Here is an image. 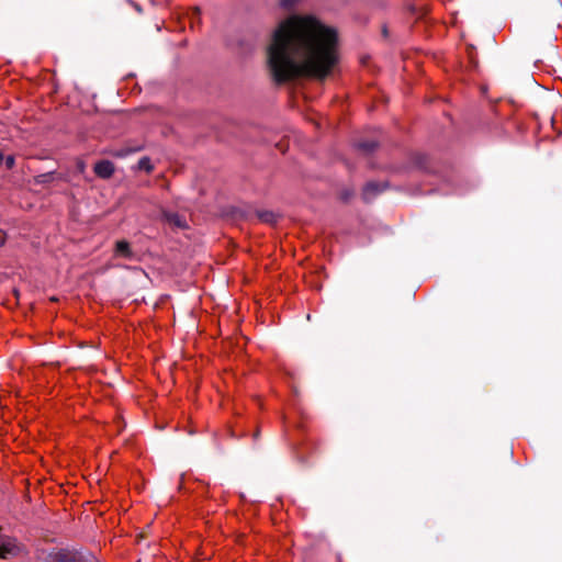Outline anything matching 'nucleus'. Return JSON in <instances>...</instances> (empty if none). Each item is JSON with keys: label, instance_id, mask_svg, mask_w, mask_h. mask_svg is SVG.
Masks as SVG:
<instances>
[{"label": "nucleus", "instance_id": "nucleus-1", "mask_svg": "<svg viewBox=\"0 0 562 562\" xmlns=\"http://www.w3.org/2000/svg\"><path fill=\"white\" fill-rule=\"evenodd\" d=\"M337 59L336 32L311 16L281 22L268 47V67L278 83L301 76L324 78Z\"/></svg>", "mask_w": 562, "mask_h": 562}, {"label": "nucleus", "instance_id": "nucleus-2", "mask_svg": "<svg viewBox=\"0 0 562 562\" xmlns=\"http://www.w3.org/2000/svg\"><path fill=\"white\" fill-rule=\"evenodd\" d=\"M19 552V547L14 539L2 536L0 533V558L9 559L15 557Z\"/></svg>", "mask_w": 562, "mask_h": 562}, {"label": "nucleus", "instance_id": "nucleus-3", "mask_svg": "<svg viewBox=\"0 0 562 562\" xmlns=\"http://www.w3.org/2000/svg\"><path fill=\"white\" fill-rule=\"evenodd\" d=\"M53 562H83L78 552L60 550L53 555Z\"/></svg>", "mask_w": 562, "mask_h": 562}, {"label": "nucleus", "instance_id": "nucleus-4", "mask_svg": "<svg viewBox=\"0 0 562 562\" xmlns=\"http://www.w3.org/2000/svg\"><path fill=\"white\" fill-rule=\"evenodd\" d=\"M94 172L100 178L108 179V178H110L113 175L114 166L109 160H101V161L95 164Z\"/></svg>", "mask_w": 562, "mask_h": 562}, {"label": "nucleus", "instance_id": "nucleus-5", "mask_svg": "<svg viewBox=\"0 0 562 562\" xmlns=\"http://www.w3.org/2000/svg\"><path fill=\"white\" fill-rule=\"evenodd\" d=\"M114 255L116 257L133 259L134 252L131 249V245L126 240H119L115 245Z\"/></svg>", "mask_w": 562, "mask_h": 562}, {"label": "nucleus", "instance_id": "nucleus-6", "mask_svg": "<svg viewBox=\"0 0 562 562\" xmlns=\"http://www.w3.org/2000/svg\"><path fill=\"white\" fill-rule=\"evenodd\" d=\"M357 147L360 149V150H363V151H372L375 149L376 147V143L375 142H359L357 144Z\"/></svg>", "mask_w": 562, "mask_h": 562}, {"label": "nucleus", "instance_id": "nucleus-7", "mask_svg": "<svg viewBox=\"0 0 562 562\" xmlns=\"http://www.w3.org/2000/svg\"><path fill=\"white\" fill-rule=\"evenodd\" d=\"M167 220L169 223H172L178 227H184V221L177 214H168Z\"/></svg>", "mask_w": 562, "mask_h": 562}, {"label": "nucleus", "instance_id": "nucleus-8", "mask_svg": "<svg viewBox=\"0 0 562 562\" xmlns=\"http://www.w3.org/2000/svg\"><path fill=\"white\" fill-rule=\"evenodd\" d=\"M138 168L142 169V170H146L147 172H149L151 169H153V166L150 164V160L149 158H142L139 161H138Z\"/></svg>", "mask_w": 562, "mask_h": 562}, {"label": "nucleus", "instance_id": "nucleus-9", "mask_svg": "<svg viewBox=\"0 0 562 562\" xmlns=\"http://www.w3.org/2000/svg\"><path fill=\"white\" fill-rule=\"evenodd\" d=\"M376 191H378V184L371 182L366 186L363 194H364L366 199H369L370 193L376 192Z\"/></svg>", "mask_w": 562, "mask_h": 562}, {"label": "nucleus", "instance_id": "nucleus-10", "mask_svg": "<svg viewBox=\"0 0 562 562\" xmlns=\"http://www.w3.org/2000/svg\"><path fill=\"white\" fill-rule=\"evenodd\" d=\"M299 0H280L281 7L289 9L293 7Z\"/></svg>", "mask_w": 562, "mask_h": 562}, {"label": "nucleus", "instance_id": "nucleus-11", "mask_svg": "<svg viewBox=\"0 0 562 562\" xmlns=\"http://www.w3.org/2000/svg\"><path fill=\"white\" fill-rule=\"evenodd\" d=\"M4 164L8 169H11L14 166V157L13 156H7L4 158Z\"/></svg>", "mask_w": 562, "mask_h": 562}, {"label": "nucleus", "instance_id": "nucleus-12", "mask_svg": "<svg viewBox=\"0 0 562 562\" xmlns=\"http://www.w3.org/2000/svg\"><path fill=\"white\" fill-rule=\"evenodd\" d=\"M85 168H86L85 162H83V161H81V160H78V161H77V170H78L80 173H82V172L85 171Z\"/></svg>", "mask_w": 562, "mask_h": 562}, {"label": "nucleus", "instance_id": "nucleus-13", "mask_svg": "<svg viewBox=\"0 0 562 562\" xmlns=\"http://www.w3.org/2000/svg\"><path fill=\"white\" fill-rule=\"evenodd\" d=\"M5 243V233L0 229V246Z\"/></svg>", "mask_w": 562, "mask_h": 562}]
</instances>
